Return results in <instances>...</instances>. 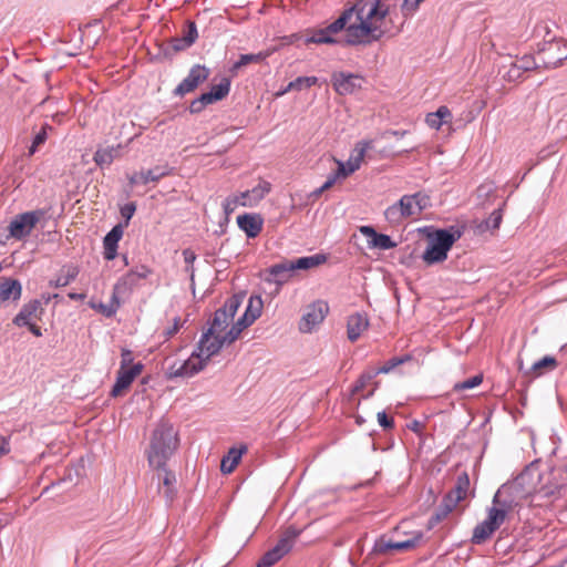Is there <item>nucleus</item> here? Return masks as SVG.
Instances as JSON below:
<instances>
[{
    "label": "nucleus",
    "instance_id": "obj_23",
    "mask_svg": "<svg viewBox=\"0 0 567 567\" xmlns=\"http://www.w3.org/2000/svg\"><path fill=\"white\" fill-rule=\"evenodd\" d=\"M43 309L41 308V302L34 299L23 305L19 313L13 318L12 322L18 327H23L24 324L32 322L34 318H40Z\"/></svg>",
    "mask_w": 567,
    "mask_h": 567
},
{
    "label": "nucleus",
    "instance_id": "obj_61",
    "mask_svg": "<svg viewBox=\"0 0 567 567\" xmlns=\"http://www.w3.org/2000/svg\"><path fill=\"white\" fill-rule=\"evenodd\" d=\"M520 75H522V72H520L519 68H517V65L514 63L507 72V78L509 80H515V79H518Z\"/></svg>",
    "mask_w": 567,
    "mask_h": 567
},
{
    "label": "nucleus",
    "instance_id": "obj_22",
    "mask_svg": "<svg viewBox=\"0 0 567 567\" xmlns=\"http://www.w3.org/2000/svg\"><path fill=\"white\" fill-rule=\"evenodd\" d=\"M262 218L257 214H244L237 217L238 227L248 238L257 237L262 229Z\"/></svg>",
    "mask_w": 567,
    "mask_h": 567
},
{
    "label": "nucleus",
    "instance_id": "obj_31",
    "mask_svg": "<svg viewBox=\"0 0 567 567\" xmlns=\"http://www.w3.org/2000/svg\"><path fill=\"white\" fill-rule=\"evenodd\" d=\"M372 148V141H360L355 144L352 150L349 158H350V172H355L360 168L365 153Z\"/></svg>",
    "mask_w": 567,
    "mask_h": 567
},
{
    "label": "nucleus",
    "instance_id": "obj_55",
    "mask_svg": "<svg viewBox=\"0 0 567 567\" xmlns=\"http://www.w3.org/2000/svg\"><path fill=\"white\" fill-rule=\"evenodd\" d=\"M334 162L337 163L338 165V169H339V174L342 176V177H348L350 176L351 174H353L354 172H350V158L343 163L342 161H339V159H334Z\"/></svg>",
    "mask_w": 567,
    "mask_h": 567
},
{
    "label": "nucleus",
    "instance_id": "obj_43",
    "mask_svg": "<svg viewBox=\"0 0 567 567\" xmlns=\"http://www.w3.org/2000/svg\"><path fill=\"white\" fill-rule=\"evenodd\" d=\"M48 130H52V127L49 124H45L41 127L40 132L35 134L32 145L29 150L30 154H33L37 151V148L47 141Z\"/></svg>",
    "mask_w": 567,
    "mask_h": 567
},
{
    "label": "nucleus",
    "instance_id": "obj_50",
    "mask_svg": "<svg viewBox=\"0 0 567 567\" xmlns=\"http://www.w3.org/2000/svg\"><path fill=\"white\" fill-rule=\"evenodd\" d=\"M237 206H241V200L238 195L229 196L223 203V207L226 214L233 213Z\"/></svg>",
    "mask_w": 567,
    "mask_h": 567
},
{
    "label": "nucleus",
    "instance_id": "obj_41",
    "mask_svg": "<svg viewBox=\"0 0 567 567\" xmlns=\"http://www.w3.org/2000/svg\"><path fill=\"white\" fill-rule=\"evenodd\" d=\"M378 375V372H375V370H370V371H365L363 372L360 378L358 379V381L355 382V384L353 385L352 388V393L353 394H357L359 393L361 390H363L365 388V385L368 383H370L375 377Z\"/></svg>",
    "mask_w": 567,
    "mask_h": 567
},
{
    "label": "nucleus",
    "instance_id": "obj_52",
    "mask_svg": "<svg viewBox=\"0 0 567 567\" xmlns=\"http://www.w3.org/2000/svg\"><path fill=\"white\" fill-rule=\"evenodd\" d=\"M378 422L384 430H391L394 426V421L392 417H389L384 411L379 412Z\"/></svg>",
    "mask_w": 567,
    "mask_h": 567
},
{
    "label": "nucleus",
    "instance_id": "obj_15",
    "mask_svg": "<svg viewBox=\"0 0 567 567\" xmlns=\"http://www.w3.org/2000/svg\"><path fill=\"white\" fill-rule=\"evenodd\" d=\"M144 365L137 362L128 369H118L111 395L114 398L122 395L123 392L130 388L135 378L141 374Z\"/></svg>",
    "mask_w": 567,
    "mask_h": 567
},
{
    "label": "nucleus",
    "instance_id": "obj_13",
    "mask_svg": "<svg viewBox=\"0 0 567 567\" xmlns=\"http://www.w3.org/2000/svg\"><path fill=\"white\" fill-rule=\"evenodd\" d=\"M206 362L194 351L185 361H175L167 369V377L190 378L206 367Z\"/></svg>",
    "mask_w": 567,
    "mask_h": 567
},
{
    "label": "nucleus",
    "instance_id": "obj_8",
    "mask_svg": "<svg viewBox=\"0 0 567 567\" xmlns=\"http://www.w3.org/2000/svg\"><path fill=\"white\" fill-rule=\"evenodd\" d=\"M301 529L295 526L287 527L276 546L266 551L262 557L258 560L257 567H270L280 560L292 548L293 542L300 535Z\"/></svg>",
    "mask_w": 567,
    "mask_h": 567
},
{
    "label": "nucleus",
    "instance_id": "obj_4",
    "mask_svg": "<svg viewBox=\"0 0 567 567\" xmlns=\"http://www.w3.org/2000/svg\"><path fill=\"white\" fill-rule=\"evenodd\" d=\"M427 206L429 197L422 193L403 195L384 210V217L391 226H400L409 218H416Z\"/></svg>",
    "mask_w": 567,
    "mask_h": 567
},
{
    "label": "nucleus",
    "instance_id": "obj_18",
    "mask_svg": "<svg viewBox=\"0 0 567 567\" xmlns=\"http://www.w3.org/2000/svg\"><path fill=\"white\" fill-rule=\"evenodd\" d=\"M295 270L291 260H285L279 264L272 265L267 270L266 281L276 284L278 288L289 281Z\"/></svg>",
    "mask_w": 567,
    "mask_h": 567
},
{
    "label": "nucleus",
    "instance_id": "obj_24",
    "mask_svg": "<svg viewBox=\"0 0 567 567\" xmlns=\"http://www.w3.org/2000/svg\"><path fill=\"white\" fill-rule=\"evenodd\" d=\"M21 295L22 286L19 280L12 278H3L0 281V307L9 300H19Z\"/></svg>",
    "mask_w": 567,
    "mask_h": 567
},
{
    "label": "nucleus",
    "instance_id": "obj_46",
    "mask_svg": "<svg viewBox=\"0 0 567 567\" xmlns=\"http://www.w3.org/2000/svg\"><path fill=\"white\" fill-rule=\"evenodd\" d=\"M318 83L317 76H299L295 80L296 91L311 87Z\"/></svg>",
    "mask_w": 567,
    "mask_h": 567
},
{
    "label": "nucleus",
    "instance_id": "obj_37",
    "mask_svg": "<svg viewBox=\"0 0 567 567\" xmlns=\"http://www.w3.org/2000/svg\"><path fill=\"white\" fill-rule=\"evenodd\" d=\"M166 175H168V171L166 169V167L159 166L140 172V178H142V184H147L150 182H158L162 177Z\"/></svg>",
    "mask_w": 567,
    "mask_h": 567
},
{
    "label": "nucleus",
    "instance_id": "obj_34",
    "mask_svg": "<svg viewBox=\"0 0 567 567\" xmlns=\"http://www.w3.org/2000/svg\"><path fill=\"white\" fill-rule=\"evenodd\" d=\"M326 260H327V257L324 255L317 254L313 256L301 257V258H298L297 260H291V264L293 266V270L296 271L298 269H310V268L317 267V266L326 262Z\"/></svg>",
    "mask_w": 567,
    "mask_h": 567
},
{
    "label": "nucleus",
    "instance_id": "obj_21",
    "mask_svg": "<svg viewBox=\"0 0 567 567\" xmlns=\"http://www.w3.org/2000/svg\"><path fill=\"white\" fill-rule=\"evenodd\" d=\"M369 328V319L365 313L357 312L348 317L347 336L351 342L357 341Z\"/></svg>",
    "mask_w": 567,
    "mask_h": 567
},
{
    "label": "nucleus",
    "instance_id": "obj_9",
    "mask_svg": "<svg viewBox=\"0 0 567 567\" xmlns=\"http://www.w3.org/2000/svg\"><path fill=\"white\" fill-rule=\"evenodd\" d=\"M44 215L45 212L42 209L16 215L8 226L9 236L17 240L27 238Z\"/></svg>",
    "mask_w": 567,
    "mask_h": 567
},
{
    "label": "nucleus",
    "instance_id": "obj_16",
    "mask_svg": "<svg viewBox=\"0 0 567 567\" xmlns=\"http://www.w3.org/2000/svg\"><path fill=\"white\" fill-rule=\"evenodd\" d=\"M362 81L361 76L352 73L340 72L332 75V85L341 95L354 93L361 87Z\"/></svg>",
    "mask_w": 567,
    "mask_h": 567
},
{
    "label": "nucleus",
    "instance_id": "obj_14",
    "mask_svg": "<svg viewBox=\"0 0 567 567\" xmlns=\"http://www.w3.org/2000/svg\"><path fill=\"white\" fill-rule=\"evenodd\" d=\"M209 76V70L200 64L194 65L188 75L177 85L174 93L183 96L193 92L202 82L206 81Z\"/></svg>",
    "mask_w": 567,
    "mask_h": 567
},
{
    "label": "nucleus",
    "instance_id": "obj_1",
    "mask_svg": "<svg viewBox=\"0 0 567 567\" xmlns=\"http://www.w3.org/2000/svg\"><path fill=\"white\" fill-rule=\"evenodd\" d=\"M389 6L382 0H357L326 28L316 30L307 43L317 44H370L384 34Z\"/></svg>",
    "mask_w": 567,
    "mask_h": 567
},
{
    "label": "nucleus",
    "instance_id": "obj_32",
    "mask_svg": "<svg viewBox=\"0 0 567 567\" xmlns=\"http://www.w3.org/2000/svg\"><path fill=\"white\" fill-rule=\"evenodd\" d=\"M121 298L115 295L114 291H112L111 300L109 303L103 302H96L94 300H91L89 302L90 308L96 310L97 312L102 313L106 318L113 317L117 310L121 307Z\"/></svg>",
    "mask_w": 567,
    "mask_h": 567
},
{
    "label": "nucleus",
    "instance_id": "obj_6",
    "mask_svg": "<svg viewBox=\"0 0 567 567\" xmlns=\"http://www.w3.org/2000/svg\"><path fill=\"white\" fill-rule=\"evenodd\" d=\"M240 336V329L230 328L225 334L209 333L205 331L194 350L206 363L217 354L224 344H230Z\"/></svg>",
    "mask_w": 567,
    "mask_h": 567
},
{
    "label": "nucleus",
    "instance_id": "obj_62",
    "mask_svg": "<svg viewBox=\"0 0 567 567\" xmlns=\"http://www.w3.org/2000/svg\"><path fill=\"white\" fill-rule=\"evenodd\" d=\"M205 109V106L202 104V102L199 101V99H195L190 105H189V111L192 113H199L202 112L203 110Z\"/></svg>",
    "mask_w": 567,
    "mask_h": 567
},
{
    "label": "nucleus",
    "instance_id": "obj_64",
    "mask_svg": "<svg viewBox=\"0 0 567 567\" xmlns=\"http://www.w3.org/2000/svg\"><path fill=\"white\" fill-rule=\"evenodd\" d=\"M183 256H184L185 262H187V264L193 262L195 260V258H196L195 254L193 251L188 250V249L183 251Z\"/></svg>",
    "mask_w": 567,
    "mask_h": 567
},
{
    "label": "nucleus",
    "instance_id": "obj_26",
    "mask_svg": "<svg viewBox=\"0 0 567 567\" xmlns=\"http://www.w3.org/2000/svg\"><path fill=\"white\" fill-rule=\"evenodd\" d=\"M557 365V360L554 357L546 355L534 362L529 370H524V364L519 361L518 369L519 371H524L527 375L532 374L533 377H540L548 371L555 370Z\"/></svg>",
    "mask_w": 567,
    "mask_h": 567
},
{
    "label": "nucleus",
    "instance_id": "obj_47",
    "mask_svg": "<svg viewBox=\"0 0 567 567\" xmlns=\"http://www.w3.org/2000/svg\"><path fill=\"white\" fill-rule=\"evenodd\" d=\"M198 37V33H197V28H196V24L195 22H188L187 23V30L185 31L183 38H184V41L186 42V45H192L196 39Z\"/></svg>",
    "mask_w": 567,
    "mask_h": 567
},
{
    "label": "nucleus",
    "instance_id": "obj_20",
    "mask_svg": "<svg viewBox=\"0 0 567 567\" xmlns=\"http://www.w3.org/2000/svg\"><path fill=\"white\" fill-rule=\"evenodd\" d=\"M270 189L271 184L269 182L260 181L254 188L238 194L241 200V206H256L262 198H265Z\"/></svg>",
    "mask_w": 567,
    "mask_h": 567
},
{
    "label": "nucleus",
    "instance_id": "obj_49",
    "mask_svg": "<svg viewBox=\"0 0 567 567\" xmlns=\"http://www.w3.org/2000/svg\"><path fill=\"white\" fill-rule=\"evenodd\" d=\"M424 0H404L402 12L404 17L412 16Z\"/></svg>",
    "mask_w": 567,
    "mask_h": 567
},
{
    "label": "nucleus",
    "instance_id": "obj_36",
    "mask_svg": "<svg viewBox=\"0 0 567 567\" xmlns=\"http://www.w3.org/2000/svg\"><path fill=\"white\" fill-rule=\"evenodd\" d=\"M267 56H268V53H262V52H259L257 54H241L239 60L236 63H234L230 71H231V73L236 74L240 68L246 66L250 63L261 62Z\"/></svg>",
    "mask_w": 567,
    "mask_h": 567
},
{
    "label": "nucleus",
    "instance_id": "obj_30",
    "mask_svg": "<svg viewBox=\"0 0 567 567\" xmlns=\"http://www.w3.org/2000/svg\"><path fill=\"white\" fill-rule=\"evenodd\" d=\"M453 118L452 112L445 105L440 106L435 112L429 113L425 117V123L434 130H440L445 123L451 122Z\"/></svg>",
    "mask_w": 567,
    "mask_h": 567
},
{
    "label": "nucleus",
    "instance_id": "obj_10",
    "mask_svg": "<svg viewBox=\"0 0 567 567\" xmlns=\"http://www.w3.org/2000/svg\"><path fill=\"white\" fill-rule=\"evenodd\" d=\"M243 298L240 296H231L228 298L223 308L216 310L210 327L207 329L209 333L225 334L230 321L234 319Z\"/></svg>",
    "mask_w": 567,
    "mask_h": 567
},
{
    "label": "nucleus",
    "instance_id": "obj_51",
    "mask_svg": "<svg viewBox=\"0 0 567 567\" xmlns=\"http://www.w3.org/2000/svg\"><path fill=\"white\" fill-rule=\"evenodd\" d=\"M520 72L529 71L537 68L535 59L530 55L523 56L518 63H515Z\"/></svg>",
    "mask_w": 567,
    "mask_h": 567
},
{
    "label": "nucleus",
    "instance_id": "obj_35",
    "mask_svg": "<svg viewBox=\"0 0 567 567\" xmlns=\"http://www.w3.org/2000/svg\"><path fill=\"white\" fill-rule=\"evenodd\" d=\"M503 219L502 209H495L491 213L487 219L483 220L477 225L478 233H485L487 230H496L499 228Z\"/></svg>",
    "mask_w": 567,
    "mask_h": 567
},
{
    "label": "nucleus",
    "instance_id": "obj_27",
    "mask_svg": "<svg viewBox=\"0 0 567 567\" xmlns=\"http://www.w3.org/2000/svg\"><path fill=\"white\" fill-rule=\"evenodd\" d=\"M157 471V480H158V488L159 492L165 496L166 499L172 501L175 495V483H176V476L173 472L166 470V465L164 466V470H156Z\"/></svg>",
    "mask_w": 567,
    "mask_h": 567
},
{
    "label": "nucleus",
    "instance_id": "obj_25",
    "mask_svg": "<svg viewBox=\"0 0 567 567\" xmlns=\"http://www.w3.org/2000/svg\"><path fill=\"white\" fill-rule=\"evenodd\" d=\"M470 489V477L466 472L461 473L457 476L455 486L444 496L450 498L454 506L464 501Z\"/></svg>",
    "mask_w": 567,
    "mask_h": 567
},
{
    "label": "nucleus",
    "instance_id": "obj_57",
    "mask_svg": "<svg viewBox=\"0 0 567 567\" xmlns=\"http://www.w3.org/2000/svg\"><path fill=\"white\" fill-rule=\"evenodd\" d=\"M374 550L379 554H386V553L393 550L392 542L391 540H389V542L380 540L375 544Z\"/></svg>",
    "mask_w": 567,
    "mask_h": 567
},
{
    "label": "nucleus",
    "instance_id": "obj_17",
    "mask_svg": "<svg viewBox=\"0 0 567 567\" xmlns=\"http://www.w3.org/2000/svg\"><path fill=\"white\" fill-rule=\"evenodd\" d=\"M264 308V301L260 296H251L248 300V305L245 313L241 318L238 319L236 323L231 326V328L240 329V332L251 326L260 316Z\"/></svg>",
    "mask_w": 567,
    "mask_h": 567
},
{
    "label": "nucleus",
    "instance_id": "obj_48",
    "mask_svg": "<svg viewBox=\"0 0 567 567\" xmlns=\"http://www.w3.org/2000/svg\"><path fill=\"white\" fill-rule=\"evenodd\" d=\"M94 162L99 166L111 165L112 158L110 157L109 150H104V148L97 150L94 154Z\"/></svg>",
    "mask_w": 567,
    "mask_h": 567
},
{
    "label": "nucleus",
    "instance_id": "obj_7",
    "mask_svg": "<svg viewBox=\"0 0 567 567\" xmlns=\"http://www.w3.org/2000/svg\"><path fill=\"white\" fill-rule=\"evenodd\" d=\"M525 476L502 485L495 493L493 501L512 513L516 506L528 495L524 489Z\"/></svg>",
    "mask_w": 567,
    "mask_h": 567
},
{
    "label": "nucleus",
    "instance_id": "obj_29",
    "mask_svg": "<svg viewBox=\"0 0 567 567\" xmlns=\"http://www.w3.org/2000/svg\"><path fill=\"white\" fill-rule=\"evenodd\" d=\"M246 451V445L229 449L228 453L221 458L220 471L225 474H230L236 468Z\"/></svg>",
    "mask_w": 567,
    "mask_h": 567
},
{
    "label": "nucleus",
    "instance_id": "obj_38",
    "mask_svg": "<svg viewBox=\"0 0 567 567\" xmlns=\"http://www.w3.org/2000/svg\"><path fill=\"white\" fill-rule=\"evenodd\" d=\"M456 506L453 505L452 501L450 498H443L441 505L436 509L435 514L431 517V524H437L444 518L449 516L450 513L453 512V509Z\"/></svg>",
    "mask_w": 567,
    "mask_h": 567
},
{
    "label": "nucleus",
    "instance_id": "obj_53",
    "mask_svg": "<svg viewBox=\"0 0 567 567\" xmlns=\"http://www.w3.org/2000/svg\"><path fill=\"white\" fill-rule=\"evenodd\" d=\"M121 357H122V360H121L120 369H128L134 364L133 363V352L131 350L123 349Z\"/></svg>",
    "mask_w": 567,
    "mask_h": 567
},
{
    "label": "nucleus",
    "instance_id": "obj_56",
    "mask_svg": "<svg viewBox=\"0 0 567 567\" xmlns=\"http://www.w3.org/2000/svg\"><path fill=\"white\" fill-rule=\"evenodd\" d=\"M135 210H136L135 204L130 203V204L124 205L121 208V215H122V217L125 218L126 221H128L133 217Z\"/></svg>",
    "mask_w": 567,
    "mask_h": 567
},
{
    "label": "nucleus",
    "instance_id": "obj_5",
    "mask_svg": "<svg viewBox=\"0 0 567 567\" xmlns=\"http://www.w3.org/2000/svg\"><path fill=\"white\" fill-rule=\"evenodd\" d=\"M508 514V511L492 501V506L487 508L486 518L476 525L471 542L475 545L484 544L502 526Z\"/></svg>",
    "mask_w": 567,
    "mask_h": 567
},
{
    "label": "nucleus",
    "instance_id": "obj_58",
    "mask_svg": "<svg viewBox=\"0 0 567 567\" xmlns=\"http://www.w3.org/2000/svg\"><path fill=\"white\" fill-rule=\"evenodd\" d=\"M344 178L346 177H342L339 174V169L337 168V171L334 173H332L328 176L327 181L323 183V188L330 189L337 183V181L344 179Z\"/></svg>",
    "mask_w": 567,
    "mask_h": 567
},
{
    "label": "nucleus",
    "instance_id": "obj_19",
    "mask_svg": "<svg viewBox=\"0 0 567 567\" xmlns=\"http://www.w3.org/2000/svg\"><path fill=\"white\" fill-rule=\"evenodd\" d=\"M360 233L367 238L370 248L389 250L396 247V243L390 236L377 233L371 226H361Z\"/></svg>",
    "mask_w": 567,
    "mask_h": 567
},
{
    "label": "nucleus",
    "instance_id": "obj_63",
    "mask_svg": "<svg viewBox=\"0 0 567 567\" xmlns=\"http://www.w3.org/2000/svg\"><path fill=\"white\" fill-rule=\"evenodd\" d=\"M199 101L202 102V104L206 107L208 104H213L215 103V100H213V96L210 95V93L206 92V93H203L199 97Z\"/></svg>",
    "mask_w": 567,
    "mask_h": 567
},
{
    "label": "nucleus",
    "instance_id": "obj_59",
    "mask_svg": "<svg viewBox=\"0 0 567 567\" xmlns=\"http://www.w3.org/2000/svg\"><path fill=\"white\" fill-rule=\"evenodd\" d=\"M172 48L174 51H182V50H185L187 48H189V45H186V42L184 41V38H174L172 39Z\"/></svg>",
    "mask_w": 567,
    "mask_h": 567
},
{
    "label": "nucleus",
    "instance_id": "obj_44",
    "mask_svg": "<svg viewBox=\"0 0 567 567\" xmlns=\"http://www.w3.org/2000/svg\"><path fill=\"white\" fill-rule=\"evenodd\" d=\"M410 360V357H401V358H392L390 359L388 362L384 363V365H382L380 369L375 370V372H378V374L380 373H389L391 372L394 368H396L398 365L406 362Z\"/></svg>",
    "mask_w": 567,
    "mask_h": 567
},
{
    "label": "nucleus",
    "instance_id": "obj_12",
    "mask_svg": "<svg viewBox=\"0 0 567 567\" xmlns=\"http://www.w3.org/2000/svg\"><path fill=\"white\" fill-rule=\"evenodd\" d=\"M151 274L152 270L147 266H136L135 268L131 269L128 272L123 275L115 282V285L113 286V291L120 298L123 296H127L134 290V288L138 286L140 280L147 278L148 275Z\"/></svg>",
    "mask_w": 567,
    "mask_h": 567
},
{
    "label": "nucleus",
    "instance_id": "obj_40",
    "mask_svg": "<svg viewBox=\"0 0 567 567\" xmlns=\"http://www.w3.org/2000/svg\"><path fill=\"white\" fill-rule=\"evenodd\" d=\"M482 382H483V375L476 374L465 381L455 383L453 386V391L462 392V391L471 390V389L478 386Z\"/></svg>",
    "mask_w": 567,
    "mask_h": 567
},
{
    "label": "nucleus",
    "instance_id": "obj_33",
    "mask_svg": "<svg viewBox=\"0 0 567 567\" xmlns=\"http://www.w3.org/2000/svg\"><path fill=\"white\" fill-rule=\"evenodd\" d=\"M79 272L80 270L76 266L65 265L61 268L56 279L50 281V286L54 288L65 287L78 277Z\"/></svg>",
    "mask_w": 567,
    "mask_h": 567
},
{
    "label": "nucleus",
    "instance_id": "obj_11",
    "mask_svg": "<svg viewBox=\"0 0 567 567\" xmlns=\"http://www.w3.org/2000/svg\"><path fill=\"white\" fill-rule=\"evenodd\" d=\"M329 312V306L322 300L310 303L302 315L299 322V330L303 333L312 332L326 318Z\"/></svg>",
    "mask_w": 567,
    "mask_h": 567
},
{
    "label": "nucleus",
    "instance_id": "obj_54",
    "mask_svg": "<svg viewBox=\"0 0 567 567\" xmlns=\"http://www.w3.org/2000/svg\"><path fill=\"white\" fill-rule=\"evenodd\" d=\"M561 484H556L555 486H542L538 491H536L537 496H554L560 488Z\"/></svg>",
    "mask_w": 567,
    "mask_h": 567
},
{
    "label": "nucleus",
    "instance_id": "obj_60",
    "mask_svg": "<svg viewBox=\"0 0 567 567\" xmlns=\"http://www.w3.org/2000/svg\"><path fill=\"white\" fill-rule=\"evenodd\" d=\"M9 452H10V446H9L8 440L4 436L0 435V457L2 455L8 454Z\"/></svg>",
    "mask_w": 567,
    "mask_h": 567
},
{
    "label": "nucleus",
    "instance_id": "obj_39",
    "mask_svg": "<svg viewBox=\"0 0 567 567\" xmlns=\"http://www.w3.org/2000/svg\"><path fill=\"white\" fill-rule=\"evenodd\" d=\"M229 90H230V80L227 78H224V79H221V81L218 84L213 85L208 93H210V95L213 96V100H215V102H217V101H220L224 97H226L229 93Z\"/></svg>",
    "mask_w": 567,
    "mask_h": 567
},
{
    "label": "nucleus",
    "instance_id": "obj_42",
    "mask_svg": "<svg viewBox=\"0 0 567 567\" xmlns=\"http://www.w3.org/2000/svg\"><path fill=\"white\" fill-rule=\"evenodd\" d=\"M421 539H422V534L419 533L416 536L409 538L406 540L392 542V548H393V550H399V551L409 550L411 548H414L420 543Z\"/></svg>",
    "mask_w": 567,
    "mask_h": 567
},
{
    "label": "nucleus",
    "instance_id": "obj_3",
    "mask_svg": "<svg viewBox=\"0 0 567 567\" xmlns=\"http://www.w3.org/2000/svg\"><path fill=\"white\" fill-rule=\"evenodd\" d=\"M463 235V227L451 226L447 229H439L429 237V244L422 255L427 265L440 264L446 260L447 252L453 244Z\"/></svg>",
    "mask_w": 567,
    "mask_h": 567
},
{
    "label": "nucleus",
    "instance_id": "obj_45",
    "mask_svg": "<svg viewBox=\"0 0 567 567\" xmlns=\"http://www.w3.org/2000/svg\"><path fill=\"white\" fill-rule=\"evenodd\" d=\"M183 324H184V321H182V319L179 317H175L173 320V324L171 327L166 328L165 330H163V332H162L164 340L167 341L172 337H174L179 331V329L183 327Z\"/></svg>",
    "mask_w": 567,
    "mask_h": 567
},
{
    "label": "nucleus",
    "instance_id": "obj_28",
    "mask_svg": "<svg viewBox=\"0 0 567 567\" xmlns=\"http://www.w3.org/2000/svg\"><path fill=\"white\" fill-rule=\"evenodd\" d=\"M123 236V229L120 225L114 226L110 233L104 237V258L113 260L116 257L117 243Z\"/></svg>",
    "mask_w": 567,
    "mask_h": 567
},
{
    "label": "nucleus",
    "instance_id": "obj_2",
    "mask_svg": "<svg viewBox=\"0 0 567 567\" xmlns=\"http://www.w3.org/2000/svg\"><path fill=\"white\" fill-rule=\"evenodd\" d=\"M178 447V436L173 424L162 420L154 429L150 447L147 450V461L154 470H164L166 462Z\"/></svg>",
    "mask_w": 567,
    "mask_h": 567
}]
</instances>
